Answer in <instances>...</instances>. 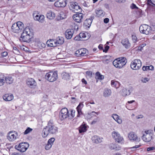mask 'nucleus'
<instances>
[{
	"label": "nucleus",
	"instance_id": "nucleus-1",
	"mask_svg": "<svg viewBox=\"0 0 155 155\" xmlns=\"http://www.w3.org/2000/svg\"><path fill=\"white\" fill-rule=\"evenodd\" d=\"M58 132V127L54 124L53 120L51 119L48 122L47 126L43 128L42 132V136L43 137H45L49 134H55Z\"/></svg>",
	"mask_w": 155,
	"mask_h": 155
},
{
	"label": "nucleus",
	"instance_id": "nucleus-2",
	"mask_svg": "<svg viewBox=\"0 0 155 155\" xmlns=\"http://www.w3.org/2000/svg\"><path fill=\"white\" fill-rule=\"evenodd\" d=\"M127 62V60L125 58L121 57L114 60L113 64L116 68H121L126 64Z\"/></svg>",
	"mask_w": 155,
	"mask_h": 155
},
{
	"label": "nucleus",
	"instance_id": "nucleus-3",
	"mask_svg": "<svg viewBox=\"0 0 155 155\" xmlns=\"http://www.w3.org/2000/svg\"><path fill=\"white\" fill-rule=\"evenodd\" d=\"M45 78L46 79L49 81L54 82L58 78L57 72L56 71L49 72L46 74Z\"/></svg>",
	"mask_w": 155,
	"mask_h": 155
},
{
	"label": "nucleus",
	"instance_id": "nucleus-4",
	"mask_svg": "<svg viewBox=\"0 0 155 155\" xmlns=\"http://www.w3.org/2000/svg\"><path fill=\"white\" fill-rule=\"evenodd\" d=\"M24 24L21 21H18L16 23L12 25V31L15 33H19L23 29Z\"/></svg>",
	"mask_w": 155,
	"mask_h": 155
},
{
	"label": "nucleus",
	"instance_id": "nucleus-5",
	"mask_svg": "<svg viewBox=\"0 0 155 155\" xmlns=\"http://www.w3.org/2000/svg\"><path fill=\"white\" fill-rule=\"evenodd\" d=\"M113 138L116 142L122 143L124 142V138L119 133L116 131H113L111 134Z\"/></svg>",
	"mask_w": 155,
	"mask_h": 155
},
{
	"label": "nucleus",
	"instance_id": "nucleus-6",
	"mask_svg": "<svg viewBox=\"0 0 155 155\" xmlns=\"http://www.w3.org/2000/svg\"><path fill=\"white\" fill-rule=\"evenodd\" d=\"M153 134L151 130L145 131L142 137V139L145 142L150 141L152 139Z\"/></svg>",
	"mask_w": 155,
	"mask_h": 155
},
{
	"label": "nucleus",
	"instance_id": "nucleus-7",
	"mask_svg": "<svg viewBox=\"0 0 155 155\" xmlns=\"http://www.w3.org/2000/svg\"><path fill=\"white\" fill-rule=\"evenodd\" d=\"M142 63L139 59H135L130 64L131 68L134 70H139L141 67Z\"/></svg>",
	"mask_w": 155,
	"mask_h": 155
},
{
	"label": "nucleus",
	"instance_id": "nucleus-8",
	"mask_svg": "<svg viewBox=\"0 0 155 155\" xmlns=\"http://www.w3.org/2000/svg\"><path fill=\"white\" fill-rule=\"evenodd\" d=\"M139 30L141 33L148 35L151 33V28L148 25L144 24L140 26Z\"/></svg>",
	"mask_w": 155,
	"mask_h": 155
},
{
	"label": "nucleus",
	"instance_id": "nucleus-9",
	"mask_svg": "<svg viewBox=\"0 0 155 155\" xmlns=\"http://www.w3.org/2000/svg\"><path fill=\"white\" fill-rule=\"evenodd\" d=\"M29 144L27 142L20 143L18 146H15V148L21 152H25L29 147Z\"/></svg>",
	"mask_w": 155,
	"mask_h": 155
},
{
	"label": "nucleus",
	"instance_id": "nucleus-10",
	"mask_svg": "<svg viewBox=\"0 0 155 155\" xmlns=\"http://www.w3.org/2000/svg\"><path fill=\"white\" fill-rule=\"evenodd\" d=\"M69 117L68 109L66 108H63L60 112L59 117L61 120Z\"/></svg>",
	"mask_w": 155,
	"mask_h": 155
},
{
	"label": "nucleus",
	"instance_id": "nucleus-11",
	"mask_svg": "<svg viewBox=\"0 0 155 155\" xmlns=\"http://www.w3.org/2000/svg\"><path fill=\"white\" fill-rule=\"evenodd\" d=\"M18 136V134L16 132L11 131L8 134L7 138L10 141H12L17 139Z\"/></svg>",
	"mask_w": 155,
	"mask_h": 155
},
{
	"label": "nucleus",
	"instance_id": "nucleus-12",
	"mask_svg": "<svg viewBox=\"0 0 155 155\" xmlns=\"http://www.w3.org/2000/svg\"><path fill=\"white\" fill-rule=\"evenodd\" d=\"M84 16V15L81 13H77L73 15V18L76 22L80 23L82 21Z\"/></svg>",
	"mask_w": 155,
	"mask_h": 155
},
{
	"label": "nucleus",
	"instance_id": "nucleus-13",
	"mask_svg": "<svg viewBox=\"0 0 155 155\" xmlns=\"http://www.w3.org/2000/svg\"><path fill=\"white\" fill-rule=\"evenodd\" d=\"M71 9L73 12L76 13H81V7L77 5L76 2L72 3L71 5Z\"/></svg>",
	"mask_w": 155,
	"mask_h": 155
},
{
	"label": "nucleus",
	"instance_id": "nucleus-14",
	"mask_svg": "<svg viewBox=\"0 0 155 155\" xmlns=\"http://www.w3.org/2000/svg\"><path fill=\"white\" fill-rule=\"evenodd\" d=\"M66 0H58L54 3V6L57 7H64L66 6Z\"/></svg>",
	"mask_w": 155,
	"mask_h": 155
},
{
	"label": "nucleus",
	"instance_id": "nucleus-15",
	"mask_svg": "<svg viewBox=\"0 0 155 155\" xmlns=\"http://www.w3.org/2000/svg\"><path fill=\"white\" fill-rule=\"evenodd\" d=\"M27 84L29 87L31 88H35L37 85V83L35 80L32 78H28V79Z\"/></svg>",
	"mask_w": 155,
	"mask_h": 155
},
{
	"label": "nucleus",
	"instance_id": "nucleus-16",
	"mask_svg": "<svg viewBox=\"0 0 155 155\" xmlns=\"http://www.w3.org/2000/svg\"><path fill=\"white\" fill-rule=\"evenodd\" d=\"M31 36L22 33L20 39V41L23 42H28L30 41Z\"/></svg>",
	"mask_w": 155,
	"mask_h": 155
},
{
	"label": "nucleus",
	"instance_id": "nucleus-17",
	"mask_svg": "<svg viewBox=\"0 0 155 155\" xmlns=\"http://www.w3.org/2000/svg\"><path fill=\"white\" fill-rule=\"evenodd\" d=\"M128 137L129 139L133 141L139 142L140 139L138 138L137 135L134 132H130L128 135Z\"/></svg>",
	"mask_w": 155,
	"mask_h": 155
},
{
	"label": "nucleus",
	"instance_id": "nucleus-18",
	"mask_svg": "<svg viewBox=\"0 0 155 155\" xmlns=\"http://www.w3.org/2000/svg\"><path fill=\"white\" fill-rule=\"evenodd\" d=\"M109 147L110 150H119L121 148L120 146L115 143H112L109 144Z\"/></svg>",
	"mask_w": 155,
	"mask_h": 155
},
{
	"label": "nucleus",
	"instance_id": "nucleus-19",
	"mask_svg": "<svg viewBox=\"0 0 155 155\" xmlns=\"http://www.w3.org/2000/svg\"><path fill=\"white\" fill-rule=\"evenodd\" d=\"M36 12H35L33 14L34 20L36 21H38L39 22H42L44 18V15H38L36 14Z\"/></svg>",
	"mask_w": 155,
	"mask_h": 155
},
{
	"label": "nucleus",
	"instance_id": "nucleus-20",
	"mask_svg": "<svg viewBox=\"0 0 155 155\" xmlns=\"http://www.w3.org/2000/svg\"><path fill=\"white\" fill-rule=\"evenodd\" d=\"M74 33V31L73 29H68L66 30L65 32V35L66 38L67 39H71Z\"/></svg>",
	"mask_w": 155,
	"mask_h": 155
},
{
	"label": "nucleus",
	"instance_id": "nucleus-21",
	"mask_svg": "<svg viewBox=\"0 0 155 155\" xmlns=\"http://www.w3.org/2000/svg\"><path fill=\"white\" fill-rule=\"evenodd\" d=\"M64 42V39L62 37H58L53 41V42L57 45L62 44Z\"/></svg>",
	"mask_w": 155,
	"mask_h": 155
},
{
	"label": "nucleus",
	"instance_id": "nucleus-22",
	"mask_svg": "<svg viewBox=\"0 0 155 155\" xmlns=\"http://www.w3.org/2000/svg\"><path fill=\"white\" fill-rule=\"evenodd\" d=\"M91 140L93 143L96 144L101 143L102 141V138L97 135L92 137Z\"/></svg>",
	"mask_w": 155,
	"mask_h": 155
},
{
	"label": "nucleus",
	"instance_id": "nucleus-23",
	"mask_svg": "<svg viewBox=\"0 0 155 155\" xmlns=\"http://www.w3.org/2000/svg\"><path fill=\"white\" fill-rule=\"evenodd\" d=\"M121 43L126 48H129L130 46V44L129 41L128 39L127 38L122 40Z\"/></svg>",
	"mask_w": 155,
	"mask_h": 155
},
{
	"label": "nucleus",
	"instance_id": "nucleus-24",
	"mask_svg": "<svg viewBox=\"0 0 155 155\" xmlns=\"http://www.w3.org/2000/svg\"><path fill=\"white\" fill-rule=\"evenodd\" d=\"M3 98L6 101H10L13 99L14 96L12 94H6L3 96Z\"/></svg>",
	"mask_w": 155,
	"mask_h": 155
},
{
	"label": "nucleus",
	"instance_id": "nucleus-25",
	"mask_svg": "<svg viewBox=\"0 0 155 155\" xmlns=\"http://www.w3.org/2000/svg\"><path fill=\"white\" fill-rule=\"evenodd\" d=\"M83 106L84 105L82 103H80L77 107L76 109L78 112V114L77 115V117L80 116L82 114V113L81 111V109Z\"/></svg>",
	"mask_w": 155,
	"mask_h": 155
},
{
	"label": "nucleus",
	"instance_id": "nucleus-26",
	"mask_svg": "<svg viewBox=\"0 0 155 155\" xmlns=\"http://www.w3.org/2000/svg\"><path fill=\"white\" fill-rule=\"evenodd\" d=\"M111 90L108 88H105L103 92V96L105 97H107L111 95Z\"/></svg>",
	"mask_w": 155,
	"mask_h": 155
},
{
	"label": "nucleus",
	"instance_id": "nucleus-27",
	"mask_svg": "<svg viewBox=\"0 0 155 155\" xmlns=\"http://www.w3.org/2000/svg\"><path fill=\"white\" fill-rule=\"evenodd\" d=\"M32 29L29 27H27L25 28L22 33L31 36L32 35Z\"/></svg>",
	"mask_w": 155,
	"mask_h": 155
},
{
	"label": "nucleus",
	"instance_id": "nucleus-28",
	"mask_svg": "<svg viewBox=\"0 0 155 155\" xmlns=\"http://www.w3.org/2000/svg\"><path fill=\"white\" fill-rule=\"evenodd\" d=\"M121 94L123 96L129 95L130 93V90L124 88L122 89L121 91Z\"/></svg>",
	"mask_w": 155,
	"mask_h": 155
},
{
	"label": "nucleus",
	"instance_id": "nucleus-29",
	"mask_svg": "<svg viewBox=\"0 0 155 155\" xmlns=\"http://www.w3.org/2000/svg\"><path fill=\"white\" fill-rule=\"evenodd\" d=\"M5 79L6 83L8 84H12L14 81V79L10 76L5 77Z\"/></svg>",
	"mask_w": 155,
	"mask_h": 155
},
{
	"label": "nucleus",
	"instance_id": "nucleus-30",
	"mask_svg": "<svg viewBox=\"0 0 155 155\" xmlns=\"http://www.w3.org/2000/svg\"><path fill=\"white\" fill-rule=\"evenodd\" d=\"M55 16V14L51 11L48 12L46 14L47 17L50 19H53Z\"/></svg>",
	"mask_w": 155,
	"mask_h": 155
},
{
	"label": "nucleus",
	"instance_id": "nucleus-31",
	"mask_svg": "<svg viewBox=\"0 0 155 155\" xmlns=\"http://www.w3.org/2000/svg\"><path fill=\"white\" fill-rule=\"evenodd\" d=\"M112 117L118 123L120 124L122 123V120L120 118L119 116L116 114H113Z\"/></svg>",
	"mask_w": 155,
	"mask_h": 155
},
{
	"label": "nucleus",
	"instance_id": "nucleus-32",
	"mask_svg": "<svg viewBox=\"0 0 155 155\" xmlns=\"http://www.w3.org/2000/svg\"><path fill=\"white\" fill-rule=\"evenodd\" d=\"M97 16L98 17H103L104 15V13L103 12V11L101 9H97L95 11Z\"/></svg>",
	"mask_w": 155,
	"mask_h": 155
},
{
	"label": "nucleus",
	"instance_id": "nucleus-33",
	"mask_svg": "<svg viewBox=\"0 0 155 155\" xmlns=\"http://www.w3.org/2000/svg\"><path fill=\"white\" fill-rule=\"evenodd\" d=\"M87 127L85 124L81 125L79 129V132L80 133L86 132L87 131Z\"/></svg>",
	"mask_w": 155,
	"mask_h": 155
},
{
	"label": "nucleus",
	"instance_id": "nucleus-34",
	"mask_svg": "<svg viewBox=\"0 0 155 155\" xmlns=\"http://www.w3.org/2000/svg\"><path fill=\"white\" fill-rule=\"evenodd\" d=\"M80 37L81 38H84V40H87L89 38V36L88 35V33L87 32H81L80 33Z\"/></svg>",
	"mask_w": 155,
	"mask_h": 155
},
{
	"label": "nucleus",
	"instance_id": "nucleus-35",
	"mask_svg": "<svg viewBox=\"0 0 155 155\" xmlns=\"http://www.w3.org/2000/svg\"><path fill=\"white\" fill-rule=\"evenodd\" d=\"M92 22V19L91 18L86 19L84 22V25L89 28Z\"/></svg>",
	"mask_w": 155,
	"mask_h": 155
},
{
	"label": "nucleus",
	"instance_id": "nucleus-36",
	"mask_svg": "<svg viewBox=\"0 0 155 155\" xmlns=\"http://www.w3.org/2000/svg\"><path fill=\"white\" fill-rule=\"evenodd\" d=\"M104 78V75L100 74L99 72H97L95 74V78L97 79L101 80L103 79Z\"/></svg>",
	"mask_w": 155,
	"mask_h": 155
},
{
	"label": "nucleus",
	"instance_id": "nucleus-37",
	"mask_svg": "<svg viewBox=\"0 0 155 155\" xmlns=\"http://www.w3.org/2000/svg\"><path fill=\"white\" fill-rule=\"evenodd\" d=\"M142 69L143 71H147L148 70H153L154 69V67L151 65L148 66H143L142 67Z\"/></svg>",
	"mask_w": 155,
	"mask_h": 155
},
{
	"label": "nucleus",
	"instance_id": "nucleus-38",
	"mask_svg": "<svg viewBox=\"0 0 155 155\" xmlns=\"http://www.w3.org/2000/svg\"><path fill=\"white\" fill-rule=\"evenodd\" d=\"M53 40H51L50 41H48L47 42L48 43V45L50 47H53L57 46L56 45V44L53 42Z\"/></svg>",
	"mask_w": 155,
	"mask_h": 155
},
{
	"label": "nucleus",
	"instance_id": "nucleus-39",
	"mask_svg": "<svg viewBox=\"0 0 155 155\" xmlns=\"http://www.w3.org/2000/svg\"><path fill=\"white\" fill-rule=\"evenodd\" d=\"M111 85L113 87H114L117 88L118 87L117 85L119 84L116 81H115L114 80L111 81Z\"/></svg>",
	"mask_w": 155,
	"mask_h": 155
},
{
	"label": "nucleus",
	"instance_id": "nucleus-40",
	"mask_svg": "<svg viewBox=\"0 0 155 155\" xmlns=\"http://www.w3.org/2000/svg\"><path fill=\"white\" fill-rule=\"evenodd\" d=\"M82 53H81V56H83L87 55V50L85 48H81Z\"/></svg>",
	"mask_w": 155,
	"mask_h": 155
},
{
	"label": "nucleus",
	"instance_id": "nucleus-41",
	"mask_svg": "<svg viewBox=\"0 0 155 155\" xmlns=\"http://www.w3.org/2000/svg\"><path fill=\"white\" fill-rule=\"evenodd\" d=\"M55 140V139L54 138L52 137L48 140V143L50 144H51L52 146Z\"/></svg>",
	"mask_w": 155,
	"mask_h": 155
},
{
	"label": "nucleus",
	"instance_id": "nucleus-42",
	"mask_svg": "<svg viewBox=\"0 0 155 155\" xmlns=\"http://www.w3.org/2000/svg\"><path fill=\"white\" fill-rule=\"evenodd\" d=\"M32 130V129L30 128V127H28L25 131L24 134H27L30 133Z\"/></svg>",
	"mask_w": 155,
	"mask_h": 155
},
{
	"label": "nucleus",
	"instance_id": "nucleus-43",
	"mask_svg": "<svg viewBox=\"0 0 155 155\" xmlns=\"http://www.w3.org/2000/svg\"><path fill=\"white\" fill-rule=\"evenodd\" d=\"M81 53H82L81 49H80L78 50H77L75 52V54L76 56L78 57L81 56Z\"/></svg>",
	"mask_w": 155,
	"mask_h": 155
},
{
	"label": "nucleus",
	"instance_id": "nucleus-44",
	"mask_svg": "<svg viewBox=\"0 0 155 155\" xmlns=\"http://www.w3.org/2000/svg\"><path fill=\"white\" fill-rule=\"evenodd\" d=\"M63 78L65 79H68L69 77V74L67 73H63Z\"/></svg>",
	"mask_w": 155,
	"mask_h": 155
},
{
	"label": "nucleus",
	"instance_id": "nucleus-45",
	"mask_svg": "<svg viewBox=\"0 0 155 155\" xmlns=\"http://www.w3.org/2000/svg\"><path fill=\"white\" fill-rule=\"evenodd\" d=\"M13 52L15 54H18L19 53L18 48L15 47H13Z\"/></svg>",
	"mask_w": 155,
	"mask_h": 155
},
{
	"label": "nucleus",
	"instance_id": "nucleus-46",
	"mask_svg": "<svg viewBox=\"0 0 155 155\" xmlns=\"http://www.w3.org/2000/svg\"><path fill=\"white\" fill-rule=\"evenodd\" d=\"M147 3L148 5H152L153 6H155V4L153 3L151 0H147Z\"/></svg>",
	"mask_w": 155,
	"mask_h": 155
},
{
	"label": "nucleus",
	"instance_id": "nucleus-47",
	"mask_svg": "<svg viewBox=\"0 0 155 155\" xmlns=\"http://www.w3.org/2000/svg\"><path fill=\"white\" fill-rule=\"evenodd\" d=\"M39 45H40V48L41 49H42L43 48H45L46 46V45L45 44L42 43V42H40L39 44Z\"/></svg>",
	"mask_w": 155,
	"mask_h": 155
},
{
	"label": "nucleus",
	"instance_id": "nucleus-48",
	"mask_svg": "<svg viewBox=\"0 0 155 155\" xmlns=\"http://www.w3.org/2000/svg\"><path fill=\"white\" fill-rule=\"evenodd\" d=\"M132 38L133 41L134 42V43L136 42L137 39L136 35H132Z\"/></svg>",
	"mask_w": 155,
	"mask_h": 155
},
{
	"label": "nucleus",
	"instance_id": "nucleus-49",
	"mask_svg": "<svg viewBox=\"0 0 155 155\" xmlns=\"http://www.w3.org/2000/svg\"><path fill=\"white\" fill-rule=\"evenodd\" d=\"M52 147V145L51 144L47 143V144L45 146V149L46 150H48L50 149Z\"/></svg>",
	"mask_w": 155,
	"mask_h": 155
},
{
	"label": "nucleus",
	"instance_id": "nucleus-50",
	"mask_svg": "<svg viewBox=\"0 0 155 155\" xmlns=\"http://www.w3.org/2000/svg\"><path fill=\"white\" fill-rule=\"evenodd\" d=\"M130 8L132 9H139V8L137 7L136 5L134 3H132L131 5Z\"/></svg>",
	"mask_w": 155,
	"mask_h": 155
},
{
	"label": "nucleus",
	"instance_id": "nucleus-51",
	"mask_svg": "<svg viewBox=\"0 0 155 155\" xmlns=\"http://www.w3.org/2000/svg\"><path fill=\"white\" fill-rule=\"evenodd\" d=\"M86 74L89 78H91L92 76V72L91 71H88L86 72Z\"/></svg>",
	"mask_w": 155,
	"mask_h": 155
},
{
	"label": "nucleus",
	"instance_id": "nucleus-52",
	"mask_svg": "<svg viewBox=\"0 0 155 155\" xmlns=\"http://www.w3.org/2000/svg\"><path fill=\"white\" fill-rule=\"evenodd\" d=\"M140 146L139 145H136L135 146L131 147L130 148L132 150L134 151L136 150V149L139 148Z\"/></svg>",
	"mask_w": 155,
	"mask_h": 155
},
{
	"label": "nucleus",
	"instance_id": "nucleus-53",
	"mask_svg": "<svg viewBox=\"0 0 155 155\" xmlns=\"http://www.w3.org/2000/svg\"><path fill=\"white\" fill-rule=\"evenodd\" d=\"M81 38L80 37V34L78 35H77L74 38V39L75 41H79L81 40Z\"/></svg>",
	"mask_w": 155,
	"mask_h": 155
},
{
	"label": "nucleus",
	"instance_id": "nucleus-54",
	"mask_svg": "<svg viewBox=\"0 0 155 155\" xmlns=\"http://www.w3.org/2000/svg\"><path fill=\"white\" fill-rule=\"evenodd\" d=\"M57 20H59L61 19H64V18L61 16V14H60L58 15L57 16Z\"/></svg>",
	"mask_w": 155,
	"mask_h": 155
},
{
	"label": "nucleus",
	"instance_id": "nucleus-55",
	"mask_svg": "<svg viewBox=\"0 0 155 155\" xmlns=\"http://www.w3.org/2000/svg\"><path fill=\"white\" fill-rule=\"evenodd\" d=\"M109 46H108V45L105 46V48H104V49H103V52H107V51L109 49Z\"/></svg>",
	"mask_w": 155,
	"mask_h": 155
},
{
	"label": "nucleus",
	"instance_id": "nucleus-56",
	"mask_svg": "<svg viewBox=\"0 0 155 155\" xmlns=\"http://www.w3.org/2000/svg\"><path fill=\"white\" fill-rule=\"evenodd\" d=\"M155 150V147H148L147 148V151H151Z\"/></svg>",
	"mask_w": 155,
	"mask_h": 155
},
{
	"label": "nucleus",
	"instance_id": "nucleus-57",
	"mask_svg": "<svg viewBox=\"0 0 155 155\" xmlns=\"http://www.w3.org/2000/svg\"><path fill=\"white\" fill-rule=\"evenodd\" d=\"M5 83V80L3 79H0V86H2L4 85Z\"/></svg>",
	"mask_w": 155,
	"mask_h": 155
},
{
	"label": "nucleus",
	"instance_id": "nucleus-58",
	"mask_svg": "<svg viewBox=\"0 0 155 155\" xmlns=\"http://www.w3.org/2000/svg\"><path fill=\"white\" fill-rule=\"evenodd\" d=\"M98 120V117H97L96 118L94 119L93 121L91 122V124H94L96 123Z\"/></svg>",
	"mask_w": 155,
	"mask_h": 155
},
{
	"label": "nucleus",
	"instance_id": "nucleus-59",
	"mask_svg": "<svg viewBox=\"0 0 155 155\" xmlns=\"http://www.w3.org/2000/svg\"><path fill=\"white\" fill-rule=\"evenodd\" d=\"M7 55H8L7 52H5V51L2 52L1 54V55L3 57H6Z\"/></svg>",
	"mask_w": 155,
	"mask_h": 155
},
{
	"label": "nucleus",
	"instance_id": "nucleus-60",
	"mask_svg": "<svg viewBox=\"0 0 155 155\" xmlns=\"http://www.w3.org/2000/svg\"><path fill=\"white\" fill-rule=\"evenodd\" d=\"M71 115L72 117V118L74 117V116L75 111L73 110H72L71 111Z\"/></svg>",
	"mask_w": 155,
	"mask_h": 155
},
{
	"label": "nucleus",
	"instance_id": "nucleus-61",
	"mask_svg": "<svg viewBox=\"0 0 155 155\" xmlns=\"http://www.w3.org/2000/svg\"><path fill=\"white\" fill-rule=\"evenodd\" d=\"M141 81L143 83H146L147 82L148 80H147V78H145L141 80Z\"/></svg>",
	"mask_w": 155,
	"mask_h": 155
},
{
	"label": "nucleus",
	"instance_id": "nucleus-62",
	"mask_svg": "<svg viewBox=\"0 0 155 155\" xmlns=\"http://www.w3.org/2000/svg\"><path fill=\"white\" fill-rule=\"evenodd\" d=\"M109 21V19L108 18H106L104 19V22L105 23H107Z\"/></svg>",
	"mask_w": 155,
	"mask_h": 155
},
{
	"label": "nucleus",
	"instance_id": "nucleus-63",
	"mask_svg": "<svg viewBox=\"0 0 155 155\" xmlns=\"http://www.w3.org/2000/svg\"><path fill=\"white\" fill-rule=\"evenodd\" d=\"M12 155H21L19 153L14 152L12 153Z\"/></svg>",
	"mask_w": 155,
	"mask_h": 155
},
{
	"label": "nucleus",
	"instance_id": "nucleus-64",
	"mask_svg": "<svg viewBox=\"0 0 155 155\" xmlns=\"http://www.w3.org/2000/svg\"><path fill=\"white\" fill-rule=\"evenodd\" d=\"M98 48L100 50H103V45H99L98 46Z\"/></svg>",
	"mask_w": 155,
	"mask_h": 155
}]
</instances>
